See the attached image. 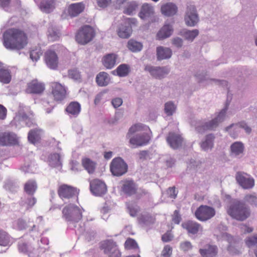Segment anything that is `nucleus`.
<instances>
[{
    "label": "nucleus",
    "instance_id": "obj_18",
    "mask_svg": "<svg viewBox=\"0 0 257 257\" xmlns=\"http://www.w3.org/2000/svg\"><path fill=\"white\" fill-rule=\"evenodd\" d=\"M45 89V86L43 83L34 79L27 83L26 92L27 93L40 94L44 92Z\"/></svg>",
    "mask_w": 257,
    "mask_h": 257
},
{
    "label": "nucleus",
    "instance_id": "obj_2",
    "mask_svg": "<svg viewBox=\"0 0 257 257\" xmlns=\"http://www.w3.org/2000/svg\"><path fill=\"white\" fill-rule=\"evenodd\" d=\"M50 91L49 98L43 102L44 109L48 113H50L53 109V106L50 104L53 101L61 102L66 98L67 95L65 87L57 82L50 83Z\"/></svg>",
    "mask_w": 257,
    "mask_h": 257
},
{
    "label": "nucleus",
    "instance_id": "obj_54",
    "mask_svg": "<svg viewBox=\"0 0 257 257\" xmlns=\"http://www.w3.org/2000/svg\"><path fill=\"white\" fill-rule=\"evenodd\" d=\"M68 75L70 78L75 80H77L81 78L80 73L76 69L69 70Z\"/></svg>",
    "mask_w": 257,
    "mask_h": 257
},
{
    "label": "nucleus",
    "instance_id": "obj_53",
    "mask_svg": "<svg viewBox=\"0 0 257 257\" xmlns=\"http://www.w3.org/2000/svg\"><path fill=\"white\" fill-rule=\"evenodd\" d=\"M5 189L11 192H15L16 191V186L15 183L11 180L7 181L4 186Z\"/></svg>",
    "mask_w": 257,
    "mask_h": 257
},
{
    "label": "nucleus",
    "instance_id": "obj_21",
    "mask_svg": "<svg viewBox=\"0 0 257 257\" xmlns=\"http://www.w3.org/2000/svg\"><path fill=\"white\" fill-rule=\"evenodd\" d=\"M154 10L153 7L148 4H144L141 7L139 16L141 19H147L153 17L154 21L158 20L156 17H154Z\"/></svg>",
    "mask_w": 257,
    "mask_h": 257
},
{
    "label": "nucleus",
    "instance_id": "obj_25",
    "mask_svg": "<svg viewBox=\"0 0 257 257\" xmlns=\"http://www.w3.org/2000/svg\"><path fill=\"white\" fill-rule=\"evenodd\" d=\"M56 0H42L39 5L40 10L43 13L49 14L55 9Z\"/></svg>",
    "mask_w": 257,
    "mask_h": 257
},
{
    "label": "nucleus",
    "instance_id": "obj_15",
    "mask_svg": "<svg viewBox=\"0 0 257 257\" xmlns=\"http://www.w3.org/2000/svg\"><path fill=\"white\" fill-rule=\"evenodd\" d=\"M18 144V138L14 133L5 132L0 133V145L1 146H15Z\"/></svg>",
    "mask_w": 257,
    "mask_h": 257
},
{
    "label": "nucleus",
    "instance_id": "obj_31",
    "mask_svg": "<svg viewBox=\"0 0 257 257\" xmlns=\"http://www.w3.org/2000/svg\"><path fill=\"white\" fill-rule=\"evenodd\" d=\"M14 242V238L7 232L0 228V245L10 246Z\"/></svg>",
    "mask_w": 257,
    "mask_h": 257
},
{
    "label": "nucleus",
    "instance_id": "obj_51",
    "mask_svg": "<svg viewBox=\"0 0 257 257\" xmlns=\"http://www.w3.org/2000/svg\"><path fill=\"white\" fill-rule=\"evenodd\" d=\"M172 251V247L170 245H166L161 252L160 257H171Z\"/></svg>",
    "mask_w": 257,
    "mask_h": 257
},
{
    "label": "nucleus",
    "instance_id": "obj_10",
    "mask_svg": "<svg viewBox=\"0 0 257 257\" xmlns=\"http://www.w3.org/2000/svg\"><path fill=\"white\" fill-rule=\"evenodd\" d=\"M57 193L61 199H69L75 196H77L79 192L76 188L67 184H63L58 187Z\"/></svg>",
    "mask_w": 257,
    "mask_h": 257
},
{
    "label": "nucleus",
    "instance_id": "obj_39",
    "mask_svg": "<svg viewBox=\"0 0 257 257\" xmlns=\"http://www.w3.org/2000/svg\"><path fill=\"white\" fill-rule=\"evenodd\" d=\"M214 138V136L212 134L207 135L205 140L201 144V148L204 151L211 149L213 146Z\"/></svg>",
    "mask_w": 257,
    "mask_h": 257
},
{
    "label": "nucleus",
    "instance_id": "obj_1",
    "mask_svg": "<svg viewBox=\"0 0 257 257\" xmlns=\"http://www.w3.org/2000/svg\"><path fill=\"white\" fill-rule=\"evenodd\" d=\"M28 43L27 33L19 28H11L6 30L3 34V44L9 50H21Z\"/></svg>",
    "mask_w": 257,
    "mask_h": 257
},
{
    "label": "nucleus",
    "instance_id": "obj_8",
    "mask_svg": "<svg viewBox=\"0 0 257 257\" xmlns=\"http://www.w3.org/2000/svg\"><path fill=\"white\" fill-rule=\"evenodd\" d=\"M215 214L216 211L214 208L206 205H201L197 208L194 215L198 220L206 221L213 218Z\"/></svg>",
    "mask_w": 257,
    "mask_h": 257
},
{
    "label": "nucleus",
    "instance_id": "obj_59",
    "mask_svg": "<svg viewBox=\"0 0 257 257\" xmlns=\"http://www.w3.org/2000/svg\"><path fill=\"white\" fill-rule=\"evenodd\" d=\"M167 193L168 196L172 199H175L178 194V191L176 190L175 186L169 187L167 191Z\"/></svg>",
    "mask_w": 257,
    "mask_h": 257
},
{
    "label": "nucleus",
    "instance_id": "obj_29",
    "mask_svg": "<svg viewBox=\"0 0 257 257\" xmlns=\"http://www.w3.org/2000/svg\"><path fill=\"white\" fill-rule=\"evenodd\" d=\"M217 247L216 245L207 244L204 249H200L199 252L203 257H213L217 253Z\"/></svg>",
    "mask_w": 257,
    "mask_h": 257
},
{
    "label": "nucleus",
    "instance_id": "obj_36",
    "mask_svg": "<svg viewBox=\"0 0 257 257\" xmlns=\"http://www.w3.org/2000/svg\"><path fill=\"white\" fill-rule=\"evenodd\" d=\"M96 81L100 86L107 85L109 82V78L107 73L104 72H100L96 77Z\"/></svg>",
    "mask_w": 257,
    "mask_h": 257
},
{
    "label": "nucleus",
    "instance_id": "obj_47",
    "mask_svg": "<svg viewBox=\"0 0 257 257\" xmlns=\"http://www.w3.org/2000/svg\"><path fill=\"white\" fill-rule=\"evenodd\" d=\"M138 5L135 2H131L123 10V13L128 15H131L136 10Z\"/></svg>",
    "mask_w": 257,
    "mask_h": 257
},
{
    "label": "nucleus",
    "instance_id": "obj_12",
    "mask_svg": "<svg viewBox=\"0 0 257 257\" xmlns=\"http://www.w3.org/2000/svg\"><path fill=\"white\" fill-rule=\"evenodd\" d=\"M85 5L83 2H79L70 5L67 9V13L64 11L61 15L62 19H67L68 16L71 18L78 16L83 12Z\"/></svg>",
    "mask_w": 257,
    "mask_h": 257
},
{
    "label": "nucleus",
    "instance_id": "obj_60",
    "mask_svg": "<svg viewBox=\"0 0 257 257\" xmlns=\"http://www.w3.org/2000/svg\"><path fill=\"white\" fill-rule=\"evenodd\" d=\"M173 238V235L170 231H167L162 236V240L164 242L171 241Z\"/></svg>",
    "mask_w": 257,
    "mask_h": 257
},
{
    "label": "nucleus",
    "instance_id": "obj_40",
    "mask_svg": "<svg viewBox=\"0 0 257 257\" xmlns=\"http://www.w3.org/2000/svg\"><path fill=\"white\" fill-rule=\"evenodd\" d=\"M149 128L147 126L141 123H137L132 125L129 129L127 134L126 138H130L132 135L137 132L144 131Z\"/></svg>",
    "mask_w": 257,
    "mask_h": 257
},
{
    "label": "nucleus",
    "instance_id": "obj_34",
    "mask_svg": "<svg viewBox=\"0 0 257 257\" xmlns=\"http://www.w3.org/2000/svg\"><path fill=\"white\" fill-rule=\"evenodd\" d=\"M157 55L158 60L168 59L172 55V51L168 48L158 47L157 48Z\"/></svg>",
    "mask_w": 257,
    "mask_h": 257
},
{
    "label": "nucleus",
    "instance_id": "obj_20",
    "mask_svg": "<svg viewBox=\"0 0 257 257\" xmlns=\"http://www.w3.org/2000/svg\"><path fill=\"white\" fill-rule=\"evenodd\" d=\"M136 20L132 18H127L126 19V23L128 24L127 26L121 25L118 29L117 34L118 36L122 38H128L130 37L132 29L131 24H136Z\"/></svg>",
    "mask_w": 257,
    "mask_h": 257
},
{
    "label": "nucleus",
    "instance_id": "obj_42",
    "mask_svg": "<svg viewBox=\"0 0 257 257\" xmlns=\"http://www.w3.org/2000/svg\"><path fill=\"white\" fill-rule=\"evenodd\" d=\"M40 131L37 129L31 130L28 134V139L32 144H35L40 139Z\"/></svg>",
    "mask_w": 257,
    "mask_h": 257
},
{
    "label": "nucleus",
    "instance_id": "obj_43",
    "mask_svg": "<svg viewBox=\"0 0 257 257\" xmlns=\"http://www.w3.org/2000/svg\"><path fill=\"white\" fill-rule=\"evenodd\" d=\"M127 46L128 49L133 52L140 51L143 48V45L141 43L133 40L128 41Z\"/></svg>",
    "mask_w": 257,
    "mask_h": 257
},
{
    "label": "nucleus",
    "instance_id": "obj_13",
    "mask_svg": "<svg viewBox=\"0 0 257 257\" xmlns=\"http://www.w3.org/2000/svg\"><path fill=\"white\" fill-rule=\"evenodd\" d=\"M237 182L243 189H249L254 186V180L250 176L243 172H237L235 176Z\"/></svg>",
    "mask_w": 257,
    "mask_h": 257
},
{
    "label": "nucleus",
    "instance_id": "obj_30",
    "mask_svg": "<svg viewBox=\"0 0 257 257\" xmlns=\"http://www.w3.org/2000/svg\"><path fill=\"white\" fill-rule=\"evenodd\" d=\"M117 55L115 54H108L104 56L102 59V64L107 69H111L116 64Z\"/></svg>",
    "mask_w": 257,
    "mask_h": 257
},
{
    "label": "nucleus",
    "instance_id": "obj_61",
    "mask_svg": "<svg viewBox=\"0 0 257 257\" xmlns=\"http://www.w3.org/2000/svg\"><path fill=\"white\" fill-rule=\"evenodd\" d=\"M7 115V109L0 104V120H4Z\"/></svg>",
    "mask_w": 257,
    "mask_h": 257
},
{
    "label": "nucleus",
    "instance_id": "obj_5",
    "mask_svg": "<svg viewBox=\"0 0 257 257\" xmlns=\"http://www.w3.org/2000/svg\"><path fill=\"white\" fill-rule=\"evenodd\" d=\"M63 217L67 221L77 223L82 218V211L77 206L70 204L64 207L62 210Z\"/></svg>",
    "mask_w": 257,
    "mask_h": 257
},
{
    "label": "nucleus",
    "instance_id": "obj_32",
    "mask_svg": "<svg viewBox=\"0 0 257 257\" xmlns=\"http://www.w3.org/2000/svg\"><path fill=\"white\" fill-rule=\"evenodd\" d=\"M83 167L89 174H93L95 170L96 163L88 158H83L81 160Z\"/></svg>",
    "mask_w": 257,
    "mask_h": 257
},
{
    "label": "nucleus",
    "instance_id": "obj_58",
    "mask_svg": "<svg viewBox=\"0 0 257 257\" xmlns=\"http://www.w3.org/2000/svg\"><path fill=\"white\" fill-rule=\"evenodd\" d=\"M111 3V0H96L98 7L104 9L108 7Z\"/></svg>",
    "mask_w": 257,
    "mask_h": 257
},
{
    "label": "nucleus",
    "instance_id": "obj_63",
    "mask_svg": "<svg viewBox=\"0 0 257 257\" xmlns=\"http://www.w3.org/2000/svg\"><path fill=\"white\" fill-rule=\"evenodd\" d=\"M173 44L177 47H181L183 44L182 39L177 37L172 40Z\"/></svg>",
    "mask_w": 257,
    "mask_h": 257
},
{
    "label": "nucleus",
    "instance_id": "obj_7",
    "mask_svg": "<svg viewBox=\"0 0 257 257\" xmlns=\"http://www.w3.org/2000/svg\"><path fill=\"white\" fill-rule=\"evenodd\" d=\"M100 249L107 257H121V253L116 242L106 239L101 242Z\"/></svg>",
    "mask_w": 257,
    "mask_h": 257
},
{
    "label": "nucleus",
    "instance_id": "obj_37",
    "mask_svg": "<svg viewBox=\"0 0 257 257\" xmlns=\"http://www.w3.org/2000/svg\"><path fill=\"white\" fill-rule=\"evenodd\" d=\"M48 161L49 165L52 167H59L62 166L60 156L58 153L51 154L49 157Z\"/></svg>",
    "mask_w": 257,
    "mask_h": 257
},
{
    "label": "nucleus",
    "instance_id": "obj_4",
    "mask_svg": "<svg viewBox=\"0 0 257 257\" xmlns=\"http://www.w3.org/2000/svg\"><path fill=\"white\" fill-rule=\"evenodd\" d=\"M59 44L51 46L44 53V60L47 66L51 69L56 70L59 65V58L57 53L62 48Z\"/></svg>",
    "mask_w": 257,
    "mask_h": 257
},
{
    "label": "nucleus",
    "instance_id": "obj_33",
    "mask_svg": "<svg viewBox=\"0 0 257 257\" xmlns=\"http://www.w3.org/2000/svg\"><path fill=\"white\" fill-rule=\"evenodd\" d=\"M37 189V185L35 180H29L24 186V191L29 195H33Z\"/></svg>",
    "mask_w": 257,
    "mask_h": 257
},
{
    "label": "nucleus",
    "instance_id": "obj_26",
    "mask_svg": "<svg viewBox=\"0 0 257 257\" xmlns=\"http://www.w3.org/2000/svg\"><path fill=\"white\" fill-rule=\"evenodd\" d=\"M81 111V105L76 101L71 102L66 107L65 111L71 116L77 117Z\"/></svg>",
    "mask_w": 257,
    "mask_h": 257
},
{
    "label": "nucleus",
    "instance_id": "obj_38",
    "mask_svg": "<svg viewBox=\"0 0 257 257\" xmlns=\"http://www.w3.org/2000/svg\"><path fill=\"white\" fill-rule=\"evenodd\" d=\"M18 248L20 252L28 254L30 257H35V255L33 254L35 252V250L32 246L28 245L25 242L19 243Z\"/></svg>",
    "mask_w": 257,
    "mask_h": 257
},
{
    "label": "nucleus",
    "instance_id": "obj_52",
    "mask_svg": "<svg viewBox=\"0 0 257 257\" xmlns=\"http://www.w3.org/2000/svg\"><path fill=\"white\" fill-rule=\"evenodd\" d=\"M176 107L172 102H167L165 105V111L168 115H172L175 111Z\"/></svg>",
    "mask_w": 257,
    "mask_h": 257
},
{
    "label": "nucleus",
    "instance_id": "obj_9",
    "mask_svg": "<svg viewBox=\"0 0 257 257\" xmlns=\"http://www.w3.org/2000/svg\"><path fill=\"white\" fill-rule=\"evenodd\" d=\"M110 170L113 175L120 176L127 171V165L122 158H115L110 164Z\"/></svg>",
    "mask_w": 257,
    "mask_h": 257
},
{
    "label": "nucleus",
    "instance_id": "obj_6",
    "mask_svg": "<svg viewBox=\"0 0 257 257\" xmlns=\"http://www.w3.org/2000/svg\"><path fill=\"white\" fill-rule=\"evenodd\" d=\"M95 35L94 29L90 26L85 25L82 27L76 33L75 40L78 44L84 45L91 41Z\"/></svg>",
    "mask_w": 257,
    "mask_h": 257
},
{
    "label": "nucleus",
    "instance_id": "obj_19",
    "mask_svg": "<svg viewBox=\"0 0 257 257\" xmlns=\"http://www.w3.org/2000/svg\"><path fill=\"white\" fill-rule=\"evenodd\" d=\"M121 191L128 196L135 195L138 192L137 185L132 180H124L121 181Z\"/></svg>",
    "mask_w": 257,
    "mask_h": 257
},
{
    "label": "nucleus",
    "instance_id": "obj_3",
    "mask_svg": "<svg viewBox=\"0 0 257 257\" xmlns=\"http://www.w3.org/2000/svg\"><path fill=\"white\" fill-rule=\"evenodd\" d=\"M226 212L230 217L238 221H244L250 215L249 208L239 200L231 202L226 208Z\"/></svg>",
    "mask_w": 257,
    "mask_h": 257
},
{
    "label": "nucleus",
    "instance_id": "obj_46",
    "mask_svg": "<svg viewBox=\"0 0 257 257\" xmlns=\"http://www.w3.org/2000/svg\"><path fill=\"white\" fill-rule=\"evenodd\" d=\"M231 150L233 153L238 155L243 152V144L240 142H235L231 145Z\"/></svg>",
    "mask_w": 257,
    "mask_h": 257
},
{
    "label": "nucleus",
    "instance_id": "obj_55",
    "mask_svg": "<svg viewBox=\"0 0 257 257\" xmlns=\"http://www.w3.org/2000/svg\"><path fill=\"white\" fill-rule=\"evenodd\" d=\"M245 242L248 247L255 245L257 244V236L253 235L247 238L245 240Z\"/></svg>",
    "mask_w": 257,
    "mask_h": 257
},
{
    "label": "nucleus",
    "instance_id": "obj_41",
    "mask_svg": "<svg viewBox=\"0 0 257 257\" xmlns=\"http://www.w3.org/2000/svg\"><path fill=\"white\" fill-rule=\"evenodd\" d=\"M182 35L185 39L192 41L199 34V31L197 29L190 30H185L181 32Z\"/></svg>",
    "mask_w": 257,
    "mask_h": 257
},
{
    "label": "nucleus",
    "instance_id": "obj_50",
    "mask_svg": "<svg viewBox=\"0 0 257 257\" xmlns=\"http://www.w3.org/2000/svg\"><path fill=\"white\" fill-rule=\"evenodd\" d=\"M42 52L40 48H36L32 50L30 52V58L33 61H37L42 55Z\"/></svg>",
    "mask_w": 257,
    "mask_h": 257
},
{
    "label": "nucleus",
    "instance_id": "obj_45",
    "mask_svg": "<svg viewBox=\"0 0 257 257\" xmlns=\"http://www.w3.org/2000/svg\"><path fill=\"white\" fill-rule=\"evenodd\" d=\"M244 200L251 205H257V196L255 193L246 194Z\"/></svg>",
    "mask_w": 257,
    "mask_h": 257
},
{
    "label": "nucleus",
    "instance_id": "obj_35",
    "mask_svg": "<svg viewBox=\"0 0 257 257\" xmlns=\"http://www.w3.org/2000/svg\"><path fill=\"white\" fill-rule=\"evenodd\" d=\"M12 79L11 71L7 68L0 69V82L4 84L9 83Z\"/></svg>",
    "mask_w": 257,
    "mask_h": 257
},
{
    "label": "nucleus",
    "instance_id": "obj_62",
    "mask_svg": "<svg viewBox=\"0 0 257 257\" xmlns=\"http://www.w3.org/2000/svg\"><path fill=\"white\" fill-rule=\"evenodd\" d=\"M111 103L114 108H117L122 103V100L120 98H115L111 101Z\"/></svg>",
    "mask_w": 257,
    "mask_h": 257
},
{
    "label": "nucleus",
    "instance_id": "obj_57",
    "mask_svg": "<svg viewBox=\"0 0 257 257\" xmlns=\"http://www.w3.org/2000/svg\"><path fill=\"white\" fill-rule=\"evenodd\" d=\"M59 38V33L53 30L49 31L48 39L49 41L54 42L57 41Z\"/></svg>",
    "mask_w": 257,
    "mask_h": 257
},
{
    "label": "nucleus",
    "instance_id": "obj_22",
    "mask_svg": "<svg viewBox=\"0 0 257 257\" xmlns=\"http://www.w3.org/2000/svg\"><path fill=\"white\" fill-rule=\"evenodd\" d=\"M145 69L149 72L154 77L158 79L164 77L169 72V70L166 68L154 67L150 65L146 66Z\"/></svg>",
    "mask_w": 257,
    "mask_h": 257
},
{
    "label": "nucleus",
    "instance_id": "obj_44",
    "mask_svg": "<svg viewBox=\"0 0 257 257\" xmlns=\"http://www.w3.org/2000/svg\"><path fill=\"white\" fill-rule=\"evenodd\" d=\"M116 72L118 76L120 77H124L128 75L130 72V67L126 64H121L116 69Z\"/></svg>",
    "mask_w": 257,
    "mask_h": 257
},
{
    "label": "nucleus",
    "instance_id": "obj_11",
    "mask_svg": "<svg viewBox=\"0 0 257 257\" xmlns=\"http://www.w3.org/2000/svg\"><path fill=\"white\" fill-rule=\"evenodd\" d=\"M127 138L129 139L130 144L134 148L146 146L149 143L151 140V136L147 133H144L133 137L131 136L130 138Z\"/></svg>",
    "mask_w": 257,
    "mask_h": 257
},
{
    "label": "nucleus",
    "instance_id": "obj_23",
    "mask_svg": "<svg viewBox=\"0 0 257 257\" xmlns=\"http://www.w3.org/2000/svg\"><path fill=\"white\" fill-rule=\"evenodd\" d=\"M183 228L186 229L189 233L195 234L199 230H202V227L197 222L189 220L182 223Z\"/></svg>",
    "mask_w": 257,
    "mask_h": 257
},
{
    "label": "nucleus",
    "instance_id": "obj_48",
    "mask_svg": "<svg viewBox=\"0 0 257 257\" xmlns=\"http://www.w3.org/2000/svg\"><path fill=\"white\" fill-rule=\"evenodd\" d=\"M127 209L130 215L133 217H135L137 215L140 208L137 205L128 203L127 205Z\"/></svg>",
    "mask_w": 257,
    "mask_h": 257
},
{
    "label": "nucleus",
    "instance_id": "obj_17",
    "mask_svg": "<svg viewBox=\"0 0 257 257\" xmlns=\"http://www.w3.org/2000/svg\"><path fill=\"white\" fill-rule=\"evenodd\" d=\"M226 110H222L218 115L215 118L211 120L206 122L199 129V131H211L217 127L219 123L222 121L225 118Z\"/></svg>",
    "mask_w": 257,
    "mask_h": 257
},
{
    "label": "nucleus",
    "instance_id": "obj_56",
    "mask_svg": "<svg viewBox=\"0 0 257 257\" xmlns=\"http://www.w3.org/2000/svg\"><path fill=\"white\" fill-rule=\"evenodd\" d=\"M192 245L189 241H185L180 243V249L184 251H188L192 248Z\"/></svg>",
    "mask_w": 257,
    "mask_h": 257
},
{
    "label": "nucleus",
    "instance_id": "obj_16",
    "mask_svg": "<svg viewBox=\"0 0 257 257\" xmlns=\"http://www.w3.org/2000/svg\"><path fill=\"white\" fill-rule=\"evenodd\" d=\"M198 16L194 6L190 5L187 7L185 21L186 24L189 27L194 26L198 22Z\"/></svg>",
    "mask_w": 257,
    "mask_h": 257
},
{
    "label": "nucleus",
    "instance_id": "obj_27",
    "mask_svg": "<svg viewBox=\"0 0 257 257\" xmlns=\"http://www.w3.org/2000/svg\"><path fill=\"white\" fill-rule=\"evenodd\" d=\"M162 13L166 16H172L175 15L178 11L177 7L172 3H168L161 6Z\"/></svg>",
    "mask_w": 257,
    "mask_h": 257
},
{
    "label": "nucleus",
    "instance_id": "obj_64",
    "mask_svg": "<svg viewBox=\"0 0 257 257\" xmlns=\"http://www.w3.org/2000/svg\"><path fill=\"white\" fill-rule=\"evenodd\" d=\"M36 202L37 199L34 197L28 198L27 203L28 208L32 207L36 203Z\"/></svg>",
    "mask_w": 257,
    "mask_h": 257
},
{
    "label": "nucleus",
    "instance_id": "obj_28",
    "mask_svg": "<svg viewBox=\"0 0 257 257\" xmlns=\"http://www.w3.org/2000/svg\"><path fill=\"white\" fill-rule=\"evenodd\" d=\"M173 32L172 26L166 24L160 30L157 35V37L158 40H163L169 37Z\"/></svg>",
    "mask_w": 257,
    "mask_h": 257
},
{
    "label": "nucleus",
    "instance_id": "obj_14",
    "mask_svg": "<svg viewBox=\"0 0 257 257\" xmlns=\"http://www.w3.org/2000/svg\"><path fill=\"white\" fill-rule=\"evenodd\" d=\"M90 190L96 196H101L107 190L105 184L98 179H94L89 181Z\"/></svg>",
    "mask_w": 257,
    "mask_h": 257
},
{
    "label": "nucleus",
    "instance_id": "obj_24",
    "mask_svg": "<svg viewBox=\"0 0 257 257\" xmlns=\"http://www.w3.org/2000/svg\"><path fill=\"white\" fill-rule=\"evenodd\" d=\"M182 141L181 136L174 133H169L167 138V143L174 149L179 148L181 145Z\"/></svg>",
    "mask_w": 257,
    "mask_h": 257
},
{
    "label": "nucleus",
    "instance_id": "obj_49",
    "mask_svg": "<svg viewBox=\"0 0 257 257\" xmlns=\"http://www.w3.org/2000/svg\"><path fill=\"white\" fill-rule=\"evenodd\" d=\"M138 247L136 240L131 238H127L124 243V248L126 249H135Z\"/></svg>",
    "mask_w": 257,
    "mask_h": 257
}]
</instances>
